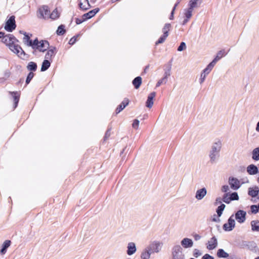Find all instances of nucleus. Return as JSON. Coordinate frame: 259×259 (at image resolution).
<instances>
[{
  "instance_id": "423d86ee",
  "label": "nucleus",
  "mask_w": 259,
  "mask_h": 259,
  "mask_svg": "<svg viewBox=\"0 0 259 259\" xmlns=\"http://www.w3.org/2000/svg\"><path fill=\"white\" fill-rule=\"evenodd\" d=\"M228 183L231 188L234 190H238L243 184V182H241L236 178L232 177L229 178Z\"/></svg>"
},
{
  "instance_id": "f3484780",
  "label": "nucleus",
  "mask_w": 259,
  "mask_h": 259,
  "mask_svg": "<svg viewBox=\"0 0 259 259\" xmlns=\"http://www.w3.org/2000/svg\"><path fill=\"white\" fill-rule=\"evenodd\" d=\"M259 193V188L257 186L254 188H249L248 189V194L252 197H255L258 195Z\"/></svg>"
},
{
  "instance_id": "58836bf2",
  "label": "nucleus",
  "mask_w": 259,
  "mask_h": 259,
  "mask_svg": "<svg viewBox=\"0 0 259 259\" xmlns=\"http://www.w3.org/2000/svg\"><path fill=\"white\" fill-rule=\"evenodd\" d=\"M230 195V197L231 199V201L233 200H238L239 199V196L237 192H233Z\"/></svg>"
},
{
  "instance_id": "052dcab7",
  "label": "nucleus",
  "mask_w": 259,
  "mask_h": 259,
  "mask_svg": "<svg viewBox=\"0 0 259 259\" xmlns=\"http://www.w3.org/2000/svg\"><path fill=\"white\" fill-rule=\"evenodd\" d=\"M221 198H217L215 200L217 203H221Z\"/></svg>"
},
{
  "instance_id": "f8f14e48",
  "label": "nucleus",
  "mask_w": 259,
  "mask_h": 259,
  "mask_svg": "<svg viewBox=\"0 0 259 259\" xmlns=\"http://www.w3.org/2000/svg\"><path fill=\"white\" fill-rule=\"evenodd\" d=\"M39 12L41 16L44 19H49L50 16V11L48 6H44L40 8Z\"/></svg>"
},
{
  "instance_id": "cd10ccee",
  "label": "nucleus",
  "mask_w": 259,
  "mask_h": 259,
  "mask_svg": "<svg viewBox=\"0 0 259 259\" xmlns=\"http://www.w3.org/2000/svg\"><path fill=\"white\" fill-rule=\"evenodd\" d=\"M215 65L212 62H211L202 71L208 75L212 70Z\"/></svg>"
},
{
  "instance_id": "9b49d317",
  "label": "nucleus",
  "mask_w": 259,
  "mask_h": 259,
  "mask_svg": "<svg viewBox=\"0 0 259 259\" xmlns=\"http://www.w3.org/2000/svg\"><path fill=\"white\" fill-rule=\"evenodd\" d=\"M137 251L136 244L133 242H130L127 244L126 253L128 255H132Z\"/></svg>"
},
{
  "instance_id": "a878e982",
  "label": "nucleus",
  "mask_w": 259,
  "mask_h": 259,
  "mask_svg": "<svg viewBox=\"0 0 259 259\" xmlns=\"http://www.w3.org/2000/svg\"><path fill=\"white\" fill-rule=\"evenodd\" d=\"M217 256L220 258H226L229 256V254L223 249H219L217 252Z\"/></svg>"
},
{
  "instance_id": "aec40b11",
  "label": "nucleus",
  "mask_w": 259,
  "mask_h": 259,
  "mask_svg": "<svg viewBox=\"0 0 259 259\" xmlns=\"http://www.w3.org/2000/svg\"><path fill=\"white\" fill-rule=\"evenodd\" d=\"M226 55V53L224 50H221L219 51L217 54V56L214 58V59L211 61L214 64L220 60L223 57L225 56Z\"/></svg>"
},
{
  "instance_id": "4d7b16f0",
  "label": "nucleus",
  "mask_w": 259,
  "mask_h": 259,
  "mask_svg": "<svg viewBox=\"0 0 259 259\" xmlns=\"http://www.w3.org/2000/svg\"><path fill=\"white\" fill-rule=\"evenodd\" d=\"M201 236L197 234H196L194 235V238L195 240L196 241L200 240L201 239Z\"/></svg>"
},
{
  "instance_id": "6e6d98bb",
  "label": "nucleus",
  "mask_w": 259,
  "mask_h": 259,
  "mask_svg": "<svg viewBox=\"0 0 259 259\" xmlns=\"http://www.w3.org/2000/svg\"><path fill=\"white\" fill-rule=\"evenodd\" d=\"M76 40V37H73L69 40V44L70 45H73L75 42Z\"/></svg>"
},
{
  "instance_id": "72a5a7b5",
  "label": "nucleus",
  "mask_w": 259,
  "mask_h": 259,
  "mask_svg": "<svg viewBox=\"0 0 259 259\" xmlns=\"http://www.w3.org/2000/svg\"><path fill=\"white\" fill-rule=\"evenodd\" d=\"M225 205L224 204H222L221 205H220L218 208H217V213H218V215L220 217L222 214V212L223 211V210H224L225 208Z\"/></svg>"
},
{
  "instance_id": "dca6fc26",
  "label": "nucleus",
  "mask_w": 259,
  "mask_h": 259,
  "mask_svg": "<svg viewBox=\"0 0 259 259\" xmlns=\"http://www.w3.org/2000/svg\"><path fill=\"white\" fill-rule=\"evenodd\" d=\"M247 171L249 175H254L258 172V168L254 164H250L247 167Z\"/></svg>"
},
{
  "instance_id": "b1692460",
  "label": "nucleus",
  "mask_w": 259,
  "mask_h": 259,
  "mask_svg": "<svg viewBox=\"0 0 259 259\" xmlns=\"http://www.w3.org/2000/svg\"><path fill=\"white\" fill-rule=\"evenodd\" d=\"M142 83V78L140 76L136 77L133 81V84L136 89H138Z\"/></svg>"
},
{
  "instance_id": "2eb2a0df",
  "label": "nucleus",
  "mask_w": 259,
  "mask_h": 259,
  "mask_svg": "<svg viewBox=\"0 0 259 259\" xmlns=\"http://www.w3.org/2000/svg\"><path fill=\"white\" fill-rule=\"evenodd\" d=\"M20 33L23 34L24 35L23 38V43L27 46L32 47L33 41L30 39L29 35L26 32H22L21 31H20Z\"/></svg>"
},
{
  "instance_id": "c85d7f7f",
  "label": "nucleus",
  "mask_w": 259,
  "mask_h": 259,
  "mask_svg": "<svg viewBox=\"0 0 259 259\" xmlns=\"http://www.w3.org/2000/svg\"><path fill=\"white\" fill-rule=\"evenodd\" d=\"M252 158L254 160H259V147L256 148L253 150Z\"/></svg>"
},
{
  "instance_id": "ea45409f",
  "label": "nucleus",
  "mask_w": 259,
  "mask_h": 259,
  "mask_svg": "<svg viewBox=\"0 0 259 259\" xmlns=\"http://www.w3.org/2000/svg\"><path fill=\"white\" fill-rule=\"evenodd\" d=\"M250 210L252 213H256L259 210L258 206L256 205H252L250 206Z\"/></svg>"
},
{
  "instance_id": "4be33fe9",
  "label": "nucleus",
  "mask_w": 259,
  "mask_h": 259,
  "mask_svg": "<svg viewBox=\"0 0 259 259\" xmlns=\"http://www.w3.org/2000/svg\"><path fill=\"white\" fill-rule=\"evenodd\" d=\"M99 11L98 8L95 9L89 12L88 13L83 15L85 19H90L94 16Z\"/></svg>"
},
{
  "instance_id": "c03bdc74",
  "label": "nucleus",
  "mask_w": 259,
  "mask_h": 259,
  "mask_svg": "<svg viewBox=\"0 0 259 259\" xmlns=\"http://www.w3.org/2000/svg\"><path fill=\"white\" fill-rule=\"evenodd\" d=\"M186 49V45L184 42H182L178 48V51L181 52Z\"/></svg>"
},
{
  "instance_id": "a211bd4d",
  "label": "nucleus",
  "mask_w": 259,
  "mask_h": 259,
  "mask_svg": "<svg viewBox=\"0 0 259 259\" xmlns=\"http://www.w3.org/2000/svg\"><path fill=\"white\" fill-rule=\"evenodd\" d=\"M128 103H129L128 99H124V100L122 102V103L116 108V113H118L121 111H122L128 104Z\"/></svg>"
},
{
  "instance_id": "6ab92c4d",
  "label": "nucleus",
  "mask_w": 259,
  "mask_h": 259,
  "mask_svg": "<svg viewBox=\"0 0 259 259\" xmlns=\"http://www.w3.org/2000/svg\"><path fill=\"white\" fill-rule=\"evenodd\" d=\"M79 5L80 9L83 10H87L90 8L88 0H79Z\"/></svg>"
},
{
  "instance_id": "1a4fd4ad",
  "label": "nucleus",
  "mask_w": 259,
  "mask_h": 259,
  "mask_svg": "<svg viewBox=\"0 0 259 259\" xmlns=\"http://www.w3.org/2000/svg\"><path fill=\"white\" fill-rule=\"evenodd\" d=\"M218 240L215 237L211 238L206 243V248L209 250H212L218 246Z\"/></svg>"
},
{
  "instance_id": "5fc2aeb1",
  "label": "nucleus",
  "mask_w": 259,
  "mask_h": 259,
  "mask_svg": "<svg viewBox=\"0 0 259 259\" xmlns=\"http://www.w3.org/2000/svg\"><path fill=\"white\" fill-rule=\"evenodd\" d=\"M202 259H214V258L208 254H205L202 257Z\"/></svg>"
},
{
  "instance_id": "603ef678",
  "label": "nucleus",
  "mask_w": 259,
  "mask_h": 259,
  "mask_svg": "<svg viewBox=\"0 0 259 259\" xmlns=\"http://www.w3.org/2000/svg\"><path fill=\"white\" fill-rule=\"evenodd\" d=\"M229 190V187L228 185H224L222 187V191L224 192H227Z\"/></svg>"
},
{
  "instance_id": "7c9ffc66",
  "label": "nucleus",
  "mask_w": 259,
  "mask_h": 259,
  "mask_svg": "<svg viewBox=\"0 0 259 259\" xmlns=\"http://www.w3.org/2000/svg\"><path fill=\"white\" fill-rule=\"evenodd\" d=\"M27 68L30 71H35L37 68V65L33 62H30L27 66Z\"/></svg>"
},
{
  "instance_id": "f704fd0d",
  "label": "nucleus",
  "mask_w": 259,
  "mask_h": 259,
  "mask_svg": "<svg viewBox=\"0 0 259 259\" xmlns=\"http://www.w3.org/2000/svg\"><path fill=\"white\" fill-rule=\"evenodd\" d=\"M197 0H191L189 4V8L188 9L193 10V9L197 6Z\"/></svg>"
},
{
  "instance_id": "20e7f679",
  "label": "nucleus",
  "mask_w": 259,
  "mask_h": 259,
  "mask_svg": "<svg viewBox=\"0 0 259 259\" xmlns=\"http://www.w3.org/2000/svg\"><path fill=\"white\" fill-rule=\"evenodd\" d=\"M162 244L159 241H154L150 243V244L146 247L151 253L159 252L162 247Z\"/></svg>"
},
{
  "instance_id": "0e129e2a",
  "label": "nucleus",
  "mask_w": 259,
  "mask_h": 259,
  "mask_svg": "<svg viewBox=\"0 0 259 259\" xmlns=\"http://www.w3.org/2000/svg\"><path fill=\"white\" fill-rule=\"evenodd\" d=\"M76 23H77V24H79V23H81V22H80V21H76Z\"/></svg>"
},
{
  "instance_id": "39448f33",
  "label": "nucleus",
  "mask_w": 259,
  "mask_h": 259,
  "mask_svg": "<svg viewBox=\"0 0 259 259\" xmlns=\"http://www.w3.org/2000/svg\"><path fill=\"white\" fill-rule=\"evenodd\" d=\"M15 16H12L6 21L4 26L5 29L8 32H12L16 27L15 23Z\"/></svg>"
},
{
  "instance_id": "393cba45",
  "label": "nucleus",
  "mask_w": 259,
  "mask_h": 259,
  "mask_svg": "<svg viewBox=\"0 0 259 259\" xmlns=\"http://www.w3.org/2000/svg\"><path fill=\"white\" fill-rule=\"evenodd\" d=\"M251 229L253 231L259 232V221H252L251 222Z\"/></svg>"
},
{
  "instance_id": "864d4df0",
  "label": "nucleus",
  "mask_w": 259,
  "mask_h": 259,
  "mask_svg": "<svg viewBox=\"0 0 259 259\" xmlns=\"http://www.w3.org/2000/svg\"><path fill=\"white\" fill-rule=\"evenodd\" d=\"M177 5H178V4H176L175 5V6H174V8H173V9H172V12H171V13L170 16V17H169V19H170V20H172V19H173V18H174V11H175V9H176V7L177 6Z\"/></svg>"
},
{
  "instance_id": "7ed1b4c3",
  "label": "nucleus",
  "mask_w": 259,
  "mask_h": 259,
  "mask_svg": "<svg viewBox=\"0 0 259 259\" xmlns=\"http://www.w3.org/2000/svg\"><path fill=\"white\" fill-rule=\"evenodd\" d=\"M49 47V44L46 40H41L40 41H38L37 38H36L34 41H33V46L32 49L35 50H37L40 52H45Z\"/></svg>"
},
{
  "instance_id": "338daca9",
  "label": "nucleus",
  "mask_w": 259,
  "mask_h": 259,
  "mask_svg": "<svg viewBox=\"0 0 259 259\" xmlns=\"http://www.w3.org/2000/svg\"><path fill=\"white\" fill-rule=\"evenodd\" d=\"M255 259H259V256L256 257Z\"/></svg>"
},
{
  "instance_id": "c756f323",
  "label": "nucleus",
  "mask_w": 259,
  "mask_h": 259,
  "mask_svg": "<svg viewBox=\"0 0 259 259\" xmlns=\"http://www.w3.org/2000/svg\"><path fill=\"white\" fill-rule=\"evenodd\" d=\"M59 16L60 13L58 12L57 9H55L51 14H50L49 18L55 20L58 18Z\"/></svg>"
},
{
  "instance_id": "a19ab883",
  "label": "nucleus",
  "mask_w": 259,
  "mask_h": 259,
  "mask_svg": "<svg viewBox=\"0 0 259 259\" xmlns=\"http://www.w3.org/2000/svg\"><path fill=\"white\" fill-rule=\"evenodd\" d=\"M167 36H167L166 35L163 34L162 36H160L158 41L156 42V44L158 45L159 44L163 43L165 41L166 38Z\"/></svg>"
},
{
  "instance_id": "5701e85b",
  "label": "nucleus",
  "mask_w": 259,
  "mask_h": 259,
  "mask_svg": "<svg viewBox=\"0 0 259 259\" xmlns=\"http://www.w3.org/2000/svg\"><path fill=\"white\" fill-rule=\"evenodd\" d=\"M56 53V49L55 48L49 50L45 55V58L47 60H51L52 57L55 55Z\"/></svg>"
},
{
  "instance_id": "13d9d810",
  "label": "nucleus",
  "mask_w": 259,
  "mask_h": 259,
  "mask_svg": "<svg viewBox=\"0 0 259 259\" xmlns=\"http://www.w3.org/2000/svg\"><path fill=\"white\" fill-rule=\"evenodd\" d=\"M6 250L7 249H5V248H2V249L0 251V252L2 253V254H5L6 252Z\"/></svg>"
},
{
  "instance_id": "0eeeda50",
  "label": "nucleus",
  "mask_w": 259,
  "mask_h": 259,
  "mask_svg": "<svg viewBox=\"0 0 259 259\" xmlns=\"http://www.w3.org/2000/svg\"><path fill=\"white\" fill-rule=\"evenodd\" d=\"M235 226V222L234 216L231 215L228 219V223L223 225V229L227 231H232Z\"/></svg>"
},
{
  "instance_id": "ddd939ff",
  "label": "nucleus",
  "mask_w": 259,
  "mask_h": 259,
  "mask_svg": "<svg viewBox=\"0 0 259 259\" xmlns=\"http://www.w3.org/2000/svg\"><path fill=\"white\" fill-rule=\"evenodd\" d=\"M181 244L185 248H190L193 246V242L190 238H184L182 240Z\"/></svg>"
},
{
  "instance_id": "8fccbe9b",
  "label": "nucleus",
  "mask_w": 259,
  "mask_h": 259,
  "mask_svg": "<svg viewBox=\"0 0 259 259\" xmlns=\"http://www.w3.org/2000/svg\"><path fill=\"white\" fill-rule=\"evenodd\" d=\"M166 81L167 80L165 79V78H161V79L158 80V81L157 82V83L156 84V87H158L163 83H166Z\"/></svg>"
},
{
  "instance_id": "37998d69",
  "label": "nucleus",
  "mask_w": 259,
  "mask_h": 259,
  "mask_svg": "<svg viewBox=\"0 0 259 259\" xmlns=\"http://www.w3.org/2000/svg\"><path fill=\"white\" fill-rule=\"evenodd\" d=\"M207 75V74L204 73L203 71L202 72V73H201V75H200V80H199V82H200V84H202L204 81Z\"/></svg>"
},
{
  "instance_id": "3c124183",
  "label": "nucleus",
  "mask_w": 259,
  "mask_h": 259,
  "mask_svg": "<svg viewBox=\"0 0 259 259\" xmlns=\"http://www.w3.org/2000/svg\"><path fill=\"white\" fill-rule=\"evenodd\" d=\"M182 248L179 245H177L175 246L173 248L174 252L178 253L179 252H181Z\"/></svg>"
},
{
  "instance_id": "bf43d9fd",
  "label": "nucleus",
  "mask_w": 259,
  "mask_h": 259,
  "mask_svg": "<svg viewBox=\"0 0 259 259\" xmlns=\"http://www.w3.org/2000/svg\"><path fill=\"white\" fill-rule=\"evenodd\" d=\"M189 19L186 18V19H185L183 21L182 24L185 25L189 21Z\"/></svg>"
},
{
  "instance_id": "a18cd8bd",
  "label": "nucleus",
  "mask_w": 259,
  "mask_h": 259,
  "mask_svg": "<svg viewBox=\"0 0 259 259\" xmlns=\"http://www.w3.org/2000/svg\"><path fill=\"white\" fill-rule=\"evenodd\" d=\"M170 70H171V67H169L168 69L165 71L164 76L163 78H165V79L166 80H167V78L168 77V76H169L170 75Z\"/></svg>"
},
{
  "instance_id": "f03ea898",
  "label": "nucleus",
  "mask_w": 259,
  "mask_h": 259,
  "mask_svg": "<svg viewBox=\"0 0 259 259\" xmlns=\"http://www.w3.org/2000/svg\"><path fill=\"white\" fill-rule=\"evenodd\" d=\"M222 146V143L220 140H216L212 143L209 153V157L211 163H215L218 161Z\"/></svg>"
},
{
  "instance_id": "680f3d73",
  "label": "nucleus",
  "mask_w": 259,
  "mask_h": 259,
  "mask_svg": "<svg viewBox=\"0 0 259 259\" xmlns=\"http://www.w3.org/2000/svg\"><path fill=\"white\" fill-rule=\"evenodd\" d=\"M255 130L257 132H259V121L257 123L256 126V128H255Z\"/></svg>"
},
{
  "instance_id": "de8ad7c7",
  "label": "nucleus",
  "mask_w": 259,
  "mask_h": 259,
  "mask_svg": "<svg viewBox=\"0 0 259 259\" xmlns=\"http://www.w3.org/2000/svg\"><path fill=\"white\" fill-rule=\"evenodd\" d=\"M139 122H140L138 119H135L132 124L133 127L137 129L139 127Z\"/></svg>"
},
{
  "instance_id": "e433bc0d",
  "label": "nucleus",
  "mask_w": 259,
  "mask_h": 259,
  "mask_svg": "<svg viewBox=\"0 0 259 259\" xmlns=\"http://www.w3.org/2000/svg\"><path fill=\"white\" fill-rule=\"evenodd\" d=\"M223 200L224 202L228 204L231 202V199L230 197V195L229 193H226L225 194H224L223 198Z\"/></svg>"
},
{
  "instance_id": "6e6552de",
  "label": "nucleus",
  "mask_w": 259,
  "mask_h": 259,
  "mask_svg": "<svg viewBox=\"0 0 259 259\" xmlns=\"http://www.w3.org/2000/svg\"><path fill=\"white\" fill-rule=\"evenodd\" d=\"M246 215V211L242 210H239L235 213V219L239 223L242 224L245 221Z\"/></svg>"
},
{
  "instance_id": "9d476101",
  "label": "nucleus",
  "mask_w": 259,
  "mask_h": 259,
  "mask_svg": "<svg viewBox=\"0 0 259 259\" xmlns=\"http://www.w3.org/2000/svg\"><path fill=\"white\" fill-rule=\"evenodd\" d=\"M206 189L205 188H202L196 191L195 197L197 200H200L206 196Z\"/></svg>"
},
{
  "instance_id": "79ce46f5",
  "label": "nucleus",
  "mask_w": 259,
  "mask_h": 259,
  "mask_svg": "<svg viewBox=\"0 0 259 259\" xmlns=\"http://www.w3.org/2000/svg\"><path fill=\"white\" fill-rule=\"evenodd\" d=\"M33 76H34V73L31 72H29L27 75V78L26 80V83L27 84H28L30 82V80L32 79V78L33 77Z\"/></svg>"
},
{
  "instance_id": "412c9836",
  "label": "nucleus",
  "mask_w": 259,
  "mask_h": 259,
  "mask_svg": "<svg viewBox=\"0 0 259 259\" xmlns=\"http://www.w3.org/2000/svg\"><path fill=\"white\" fill-rule=\"evenodd\" d=\"M151 254V252L146 248L142 251L140 257L141 259H149L150 258Z\"/></svg>"
},
{
  "instance_id": "473e14b6",
  "label": "nucleus",
  "mask_w": 259,
  "mask_h": 259,
  "mask_svg": "<svg viewBox=\"0 0 259 259\" xmlns=\"http://www.w3.org/2000/svg\"><path fill=\"white\" fill-rule=\"evenodd\" d=\"M12 95L13 96L14 100L15 102V108L17 106V104L19 102V93L17 92H13L12 93Z\"/></svg>"
},
{
  "instance_id": "774afa93",
  "label": "nucleus",
  "mask_w": 259,
  "mask_h": 259,
  "mask_svg": "<svg viewBox=\"0 0 259 259\" xmlns=\"http://www.w3.org/2000/svg\"><path fill=\"white\" fill-rule=\"evenodd\" d=\"M257 60H258V61H259V56L257 57Z\"/></svg>"
},
{
  "instance_id": "69168bd1",
  "label": "nucleus",
  "mask_w": 259,
  "mask_h": 259,
  "mask_svg": "<svg viewBox=\"0 0 259 259\" xmlns=\"http://www.w3.org/2000/svg\"><path fill=\"white\" fill-rule=\"evenodd\" d=\"M76 23H77V24H79V23H81V22H80V21H76Z\"/></svg>"
},
{
  "instance_id": "f257e3e1",
  "label": "nucleus",
  "mask_w": 259,
  "mask_h": 259,
  "mask_svg": "<svg viewBox=\"0 0 259 259\" xmlns=\"http://www.w3.org/2000/svg\"><path fill=\"white\" fill-rule=\"evenodd\" d=\"M2 40L14 54L21 59H25L26 54L22 48L18 44L19 40L13 34H9L4 35Z\"/></svg>"
},
{
  "instance_id": "e2e57ef3",
  "label": "nucleus",
  "mask_w": 259,
  "mask_h": 259,
  "mask_svg": "<svg viewBox=\"0 0 259 259\" xmlns=\"http://www.w3.org/2000/svg\"><path fill=\"white\" fill-rule=\"evenodd\" d=\"M4 33L3 32H0V38H2L4 36Z\"/></svg>"
},
{
  "instance_id": "09e8293b",
  "label": "nucleus",
  "mask_w": 259,
  "mask_h": 259,
  "mask_svg": "<svg viewBox=\"0 0 259 259\" xmlns=\"http://www.w3.org/2000/svg\"><path fill=\"white\" fill-rule=\"evenodd\" d=\"M10 244L11 241L10 240H6L3 244V247L7 249L10 246Z\"/></svg>"
},
{
  "instance_id": "2f4dec72",
  "label": "nucleus",
  "mask_w": 259,
  "mask_h": 259,
  "mask_svg": "<svg viewBox=\"0 0 259 259\" xmlns=\"http://www.w3.org/2000/svg\"><path fill=\"white\" fill-rule=\"evenodd\" d=\"M170 24L169 23L165 24L164 27L162 29V31L163 32V34L168 35V31L170 28Z\"/></svg>"
},
{
  "instance_id": "4c0bfd02",
  "label": "nucleus",
  "mask_w": 259,
  "mask_h": 259,
  "mask_svg": "<svg viewBox=\"0 0 259 259\" xmlns=\"http://www.w3.org/2000/svg\"><path fill=\"white\" fill-rule=\"evenodd\" d=\"M193 10L187 9L185 10V15L186 18L190 19L192 16Z\"/></svg>"
},
{
  "instance_id": "4468645a",
  "label": "nucleus",
  "mask_w": 259,
  "mask_h": 259,
  "mask_svg": "<svg viewBox=\"0 0 259 259\" xmlns=\"http://www.w3.org/2000/svg\"><path fill=\"white\" fill-rule=\"evenodd\" d=\"M155 96L156 93L154 92L151 93L149 95L146 103V106L147 107L150 108L152 107L153 105V99L155 98Z\"/></svg>"
},
{
  "instance_id": "bb28decb",
  "label": "nucleus",
  "mask_w": 259,
  "mask_h": 259,
  "mask_svg": "<svg viewBox=\"0 0 259 259\" xmlns=\"http://www.w3.org/2000/svg\"><path fill=\"white\" fill-rule=\"evenodd\" d=\"M50 65H51V63L50 62V61L48 60H47V59L43 61L42 65H41V71H45L47 70L50 66Z\"/></svg>"
},
{
  "instance_id": "c9c22d12",
  "label": "nucleus",
  "mask_w": 259,
  "mask_h": 259,
  "mask_svg": "<svg viewBox=\"0 0 259 259\" xmlns=\"http://www.w3.org/2000/svg\"><path fill=\"white\" fill-rule=\"evenodd\" d=\"M65 32L64 26L62 25L59 26L57 30V33L58 35H63Z\"/></svg>"
},
{
  "instance_id": "49530a36",
  "label": "nucleus",
  "mask_w": 259,
  "mask_h": 259,
  "mask_svg": "<svg viewBox=\"0 0 259 259\" xmlns=\"http://www.w3.org/2000/svg\"><path fill=\"white\" fill-rule=\"evenodd\" d=\"M201 252L197 249H195L193 251V255L195 257H198L201 255Z\"/></svg>"
}]
</instances>
